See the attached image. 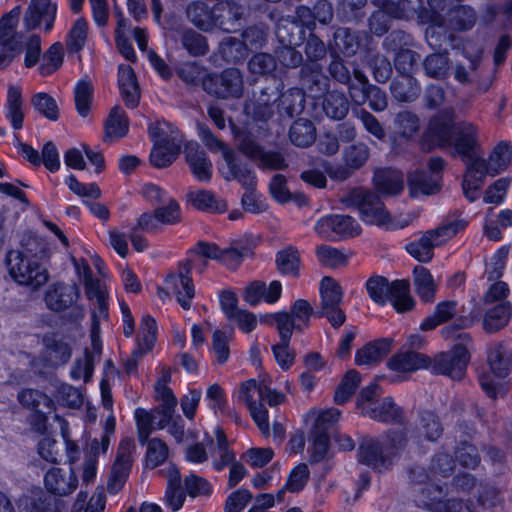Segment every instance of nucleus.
<instances>
[{"label": "nucleus", "instance_id": "1", "mask_svg": "<svg viewBox=\"0 0 512 512\" xmlns=\"http://www.w3.org/2000/svg\"><path fill=\"white\" fill-rule=\"evenodd\" d=\"M471 324L470 319L459 317L452 324L442 328V337L445 340L454 341L455 344L449 351L439 352L430 359L429 369L433 374L445 375L453 380H460L464 377L473 341L470 334L462 330Z\"/></svg>", "mask_w": 512, "mask_h": 512}, {"label": "nucleus", "instance_id": "2", "mask_svg": "<svg viewBox=\"0 0 512 512\" xmlns=\"http://www.w3.org/2000/svg\"><path fill=\"white\" fill-rule=\"evenodd\" d=\"M512 159V146L509 142L501 141L492 150L489 159L485 160L479 155L478 160L464 174L462 181L463 194L467 200L473 202L480 197L481 189L487 175L495 176L502 172Z\"/></svg>", "mask_w": 512, "mask_h": 512}, {"label": "nucleus", "instance_id": "3", "mask_svg": "<svg viewBox=\"0 0 512 512\" xmlns=\"http://www.w3.org/2000/svg\"><path fill=\"white\" fill-rule=\"evenodd\" d=\"M341 202L349 208H356L361 219L371 225L388 229L404 228L411 220L394 223L379 196L364 188H354L342 197Z\"/></svg>", "mask_w": 512, "mask_h": 512}, {"label": "nucleus", "instance_id": "4", "mask_svg": "<svg viewBox=\"0 0 512 512\" xmlns=\"http://www.w3.org/2000/svg\"><path fill=\"white\" fill-rule=\"evenodd\" d=\"M366 289L374 302L384 304L390 300L399 313L410 311L414 307V300L410 296V285L406 280H396L389 284L384 277H371L366 283Z\"/></svg>", "mask_w": 512, "mask_h": 512}, {"label": "nucleus", "instance_id": "5", "mask_svg": "<svg viewBox=\"0 0 512 512\" xmlns=\"http://www.w3.org/2000/svg\"><path fill=\"white\" fill-rule=\"evenodd\" d=\"M6 266L11 278L20 285L38 289L49 280V273L35 257L11 250L6 255Z\"/></svg>", "mask_w": 512, "mask_h": 512}, {"label": "nucleus", "instance_id": "6", "mask_svg": "<svg viewBox=\"0 0 512 512\" xmlns=\"http://www.w3.org/2000/svg\"><path fill=\"white\" fill-rule=\"evenodd\" d=\"M466 226L467 222L463 219L448 221L436 229L425 232L420 239L408 243L405 249L419 262H429L433 258L435 247L447 242Z\"/></svg>", "mask_w": 512, "mask_h": 512}, {"label": "nucleus", "instance_id": "7", "mask_svg": "<svg viewBox=\"0 0 512 512\" xmlns=\"http://www.w3.org/2000/svg\"><path fill=\"white\" fill-rule=\"evenodd\" d=\"M277 38L282 44L275 49L278 62L285 68L295 69L303 63V55L295 46L304 35L303 28L294 22H282L277 26Z\"/></svg>", "mask_w": 512, "mask_h": 512}, {"label": "nucleus", "instance_id": "8", "mask_svg": "<svg viewBox=\"0 0 512 512\" xmlns=\"http://www.w3.org/2000/svg\"><path fill=\"white\" fill-rule=\"evenodd\" d=\"M320 308L316 311L317 317H325L332 327H341L345 320V312L340 308L343 299V290L340 284L332 277L322 278L319 286Z\"/></svg>", "mask_w": 512, "mask_h": 512}, {"label": "nucleus", "instance_id": "9", "mask_svg": "<svg viewBox=\"0 0 512 512\" xmlns=\"http://www.w3.org/2000/svg\"><path fill=\"white\" fill-rule=\"evenodd\" d=\"M203 90L220 99L241 98L244 94L243 75L236 68H227L219 74L209 73L203 79Z\"/></svg>", "mask_w": 512, "mask_h": 512}, {"label": "nucleus", "instance_id": "10", "mask_svg": "<svg viewBox=\"0 0 512 512\" xmlns=\"http://www.w3.org/2000/svg\"><path fill=\"white\" fill-rule=\"evenodd\" d=\"M450 146L462 158L466 166L465 174H468L480 155L476 127L469 123H459Z\"/></svg>", "mask_w": 512, "mask_h": 512}, {"label": "nucleus", "instance_id": "11", "mask_svg": "<svg viewBox=\"0 0 512 512\" xmlns=\"http://www.w3.org/2000/svg\"><path fill=\"white\" fill-rule=\"evenodd\" d=\"M191 271L192 262L185 260L179 264L177 273L169 274L165 279L167 288L173 291L178 303L185 310L190 309L195 296V287L190 277Z\"/></svg>", "mask_w": 512, "mask_h": 512}, {"label": "nucleus", "instance_id": "12", "mask_svg": "<svg viewBox=\"0 0 512 512\" xmlns=\"http://www.w3.org/2000/svg\"><path fill=\"white\" fill-rule=\"evenodd\" d=\"M137 457L135 440L123 437L116 448L110 470V480H126L130 477Z\"/></svg>", "mask_w": 512, "mask_h": 512}, {"label": "nucleus", "instance_id": "13", "mask_svg": "<svg viewBox=\"0 0 512 512\" xmlns=\"http://www.w3.org/2000/svg\"><path fill=\"white\" fill-rule=\"evenodd\" d=\"M224 161L225 166L220 168V173L225 180H236L245 190H255L256 173L247 163L237 158L234 152H228Z\"/></svg>", "mask_w": 512, "mask_h": 512}, {"label": "nucleus", "instance_id": "14", "mask_svg": "<svg viewBox=\"0 0 512 512\" xmlns=\"http://www.w3.org/2000/svg\"><path fill=\"white\" fill-rule=\"evenodd\" d=\"M315 315L312 305L305 299L296 300L290 307V312H277L273 317L276 329H279V322L287 320L289 333L294 330L302 332L305 328L310 326V319Z\"/></svg>", "mask_w": 512, "mask_h": 512}, {"label": "nucleus", "instance_id": "15", "mask_svg": "<svg viewBox=\"0 0 512 512\" xmlns=\"http://www.w3.org/2000/svg\"><path fill=\"white\" fill-rule=\"evenodd\" d=\"M21 7L17 6L0 20V66H6L17 54L14 48V28L18 23Z\"/></svg>", "mask_w": 512, "mask_h": 512}, {"label": "nucleus", "instance_id": "16", "mask_svg": "<svg viewBox=\"0 0 512 512\" xmlns=\"http://www.w3.org/2000/svg\"><path fill=\"white\" fill-rule=\"evenodd\" d=\"M481 56L476 55L468 58V65L457 63L453 67L454 79L463 86H474L479 93L486 92L490 83L481 81Z\"/></svg>", "mask_w": 512, "mask_h": 512}, {"label": "nucleus", "instance_id": "17", "mask_svg": "<svg viewBox=\"0 0 512 512\" xmlns=\"http://www.w3.org/2000/svg\"><path fill=\"white\" fill-rule=\"evenodd\" d=\"M315 230L320 235H327L332 231L341 237H354L360 234L361 227L349 215H329L317 221Z\"/></svg>", "mask_w": 512, "mask_h": 512}, {"label": "nucleus", "instance_id": "18", "mask_svg": "<svg viewBox=\"0 0 512 512\" xmlns=\"http://www.w3.org/2000/svg\"><path fill=\"white\" fill-rule=\"evenodd\" d=\"M359 461L368 467L382 472L391 468L393 460L384 446L376 439L367 440L359 446Z\"/></svg>", "mask_w": 512, "mask_h": 512}, {"label": "nucleus", "instance_id": "19", "mask_svg": "<svg viewBox=\"0 0 512 512\" xmlns=\"http://www.w3.org/2000/svg\"><path fill=\"white\" fill-rule=\"evenodd\" d=\"M184 155L193 176L201 182H209L212 177V162L197 142L184 146Z\"/></svg>", "mask_w": 512, "mask_h": 512}, {"label": "nucleus", "instance_id": "20", "mask_svg": "<svg viewBox=\"0 0 512 512\" xmlns=\"http://www.w3.org/2000/svg\"><path fill=\"white\" fill-rule=\"evenodd\" d=\"M256 398L259 403L267 402L271 407L283 403L286 399L283 393L270 389L264 382L258 383L251 379L241 384L239 399L249 400Z\"/></svg>", "mask_w": 512, "mask_h": 512}, {"label": "nucleus", "instance_id": "21", "mask_svg": "<svg viewBox=\"0 0 512 512\" xmlns=\"http://www.w3.org/2000/svg\"><path fill=\"white\" fill-rule=\"evenodd\" d=\"M56 11L57 6L51 0H31L24 17L26 28L34 29L44 21L45 29L49 31L53 26Z\"/></svg>", "mask_w": 512, "mask_h": 512}, {"label": "nucleus", "instance_id": "22", "mask_svg": "<svg viewBox=\"0 0 512 512\" xmlns=\"http://www.w3.org/2000/svg\"><path fill=\"white\" fill-rule=\"evenodd\" d=\"M243 15V7L233 1H222L214 6L215 28L224 32L237 30L238 21Z\"/></svg>", "mask_w": 512, "mask_h": 512}, {"label": "nucleus", "instance_id": "23", "mask_svg": "<svg viewBox=\"0 0 512 512\" xmlns=\"http://www.w3.org/2000/svg\"><path fill=\"white\" fill-rule=\"evenodd\" d=\"M79 288L75 284H56L45 295L49 309L62 311L72 306L79 298Z\"/></svg>", "mask_w": 512, "mask_h": 512}, {"label": "nucleus", "instance_id": "24", "mask_svg": "<svg viewBox=\"0 0 512 512\" xmlns=\"http://www.w3.org/2000/svg\"><path fill=\"white\" fill-rule=\"evenodd\" d=\"M365 416L378 422L394 424H403L405 419L402 408L394 402L392 397L379 400L373 408L367 410Z\"/></svg>", "mask_w": 512, "mask_h": 512}, {"label": "nucleus", "instance_id": "25", "mask_svg": "<svg viewBox=\"0 0 512 512\" xmlns=\"http://www.w3.org/2000/svg\"><path fill=\"white\" fill-rule=\"evenodd\" d=\"M430 358L420 352L408 350L392 356L388 361L391 370L397 372H414L422 368H429Z\"/></svg>", "mask_w": 512, "mask_h": 512}, {"label": "nucleus", "instance_id": "26", "mask_svg": "<svg viewBox=\"0 0 512 512\" xmlns=\"http://www.w3.org/2000/svg\"><path fill=\"white\" fill-rule=\"evenodd\" d=\"M487 361L493 374L504 378L512 367L511 349L503 343L491 344L488 348Z\"/></svg>", "mask_w": 512, "mask_h": 512}, {"label": "nucleus", "instance_id": "27", "mask_svg": "<svg viewBox=\"0 0 512 512\" xmlns=\"http://www.w3.org/2000/svg\"><path fill=\"white\" fill-rule=\"evenodd\" d=\"M242 37L243 41L233 37L227 38L224 41V50H232L234 48L236 51L242 53L247 50L248 46L254 49H259L267 41V32L261 27L251 26L244 30ZM225 53L227 54L228 52L225 51Z\"/></svg>", "mask_w": 512, "mask_h": 512}, {"label": "nucleus", "instance_id": "28", "mask_svg": "<svg viewBox=\"0 0 512 512\" xmlns=\"http://www.w3.org/2000/svg\"><path fill=\"white\" fill-rule=\"evenodd\" d=\"M186 17L189 22L203 32L215 29L214 7L210 8L203 1H193L186 7Z\"/></svg>", "mask_w": 512, "mask_h": 512}, {"label": "nucleus", "instance_id": "29", "mask_svg": "<svg viewBox=\"0 0 512 512\" xmlns=\"http://www.w3.org/2000/svg\"><path fill=\"white\" fill-rule=\"evenodd\" d=\"M376 190L384 195H397L404 188L403 174L395 169H380L374 173Z\"/></svg>", "mask_w": 512, "mask_h": 512}, {"label": "nucleus", "instance_id": "30", "mask_svg": "<svg viewBox=\"0 0 512 512\" xmlns=\"http://www.w3.org/2000/svg\"><path fill=\"white\" fill-rule=\"evenodd\" d=\"M280 336V343L272 347L274 358L278 365L282 369H289L295 360V352L290 349L289 342L291 339V333H289L287 320H281L279 322V329H277Z\"/></svg>", "mask_w": 512, "mask_h": 512}, {"label": "nucleus", "instance_id": "31", "mask_svg": "<svg viewBox=\"0 0 512 512\" xmlns=\"http://www.w3.org/2000/svg\"><path fill=\"white\" fill-rule=\"evenodd\" d=\"M390 90L398 102L409 103L419 97L421 87L417 79L411 75H400L391 82Z\"/></svg>", "mask_w": 512, "mask_h": 512}, {"label": "nucleus", "instance_id": "32", "mask_svg": "<svg viewBox=\"0 0 512 512\" xmlns=\"http://www.w3.org/2000/svg\"><path fill=\"white\" fill-rule=\"evenodd\" d=\"M390 349L391 341L388 339L370 342L356 352L355 363L358 366L377 364L390 352Z\"/></svg>", "mask_w": 512, "mask_h": 512}, {"label": "nucleus", "instance_id": "33", "mask_svg": "<svg viewBox=\"0 0 512 512\" xmlns=\"http://www.w3.org/2000/svg\"><path fill=\"white\" fill-rule=\"evenodd\" d=\"M408 188L412 197L432 195L440 191V177L430 176L423 171H415L408 175Z\"/></svg>", "mask_w": 512, "mask_h": 512}, {"label": "nucleus", "instance_id": "34", "mask_svg": "<svg viewBox=\"0 0 512 512\" xmlns=\"http://www.w3.org/2000/svg\"><path fill=\"white\" fill-rule=\"evenodd\" d=\"M417 430L425 440L436 442L443 435L444 427L434 411L423 409L418 412Z\"/></svg>", "mask_w": 512, "mask_h": 512}, {"label": "nucleus", "instance_id": "35", "mask_svg": "<svg viewBox=\"0 0 512 512\" xmlns=\"http://www.w3.org/2000/svg\"><path fill=\"white\" fill-rule=\"evenodd\" d=\"M458 124H454L450 119L442 117H433L427 129V137L435 141L441 147L450 146Z\"/></svg>", "mask_w": 512, "mask_h": 512}, {"label": "nucleus", "instance_id": "36", "mask_svg": "<svg viewBox=\"0 0 512 512\" xmlns=\"http://www.w3.org/2000/svg\"><path fill=\"white\" fill-rule=\"evenodd\" d=\"M6 118L10 121L15 130H19L23 126V97L22 89L18 85H10L7 92L6 101Z\"/></svg>", "mask_w": 512, "mask_h": 512}, {"label": "nucleus", "instance_id": "37", "mask_svg": "<svg viewBox=\"0 0 512 512\" xmlns=\"http://www.w3.org/2000/svg\"><path fill=\"white\" fill-rule=\"evenodd\" d=\"M149 135L154 144L171 146L172 141L182 148L183 136L180 131L167 121H158L149 126Z\"/></svg>", "mask_w": 512, "mask_h": 512}, {"label": "nucleus", "instance_id": "38", "mask_svg": "<svg viewBox=\"0 0 512 512\" xmlns=\"http://www.w3.org/2000/svg\"><path fill=\"white\" fill-rule=\"evenodd\" d=\"M322 108L329 118L343 120L349 112V102L343 92L333 90L324 95Z\"/></svg>", "mask_w": 512, "mask_h": 512}, {"label": "nucleus", "instance_id": "39", "mask_svg": "<svg viewBox=\"0 0 512 512\" xmlns=\"http://www.w3.org/2000/svg\"><path fill=\"white\" fill-rule=\"evenodd\" d=\"M305 106V95L298 88H291L281 94L278 111L280 115L292 118L300 114Z\"/></svg>", "mask_w": 512, "mask_h": 512}, {"label": "nucleus", "instance_id": "40", "mask_svg": "<svg viewBox=\"0 0 512 512\" xmlns=\"http://www.w3.org/2000/svg\"><path fill=\"white\" fill-rule=\"evenodd\" d=\"M276 266L282 275L297 278L301 265L300 253L297 248L288 246L276 254Z\"/></svg>", "mask_w": 512, "mask_h": 512}, {"label": "nucleus", "instance_id": "41", "mask_svg": "<svg viewBox=\"0 0 512 512\" xmlns=\"http://www.w3.org/2000/svg\"><path fill=\"white\" fill-rule=\"evenodd\" d=\"M232 132L238 151L255 162L264 147L261 146L255 136L247 130L232 125Z\"/></svg>", "mask_w": 512, "mask_h": 512}, {"label": "nucleus", "instance_id": "42", "mask_svg": "<svg viewBox=\"0 0 512 512\" xmlns=\"http://www.w3.org/2000/svg\"><path fill=\"white\" fill-rule=\"evenodd\" d=\"M290 141L298 147H309L316 139V129L308 119H297L289 130Z\"/></svg>", "mask_w": 512, "mask_h": 512}, {"label": "nucleus", "instance_id": "43", "mask_svg": "<svg viewBox=\"0 0 512 512\" xmlns=\"http://www.w3.org/2000/svg\"><path fill=\"white\" fill-rule=\"evenodd\" d=\"M180 42L190 56H204L209 52L207 38L192 28H185L181 31Z\"/></svg>", "mask_w": 512, "mask_h": 512}, {"label": "nucleus", "instance_id": "44", "mask_svg": "<svg viewBox=\"0 0 512 512\" xmlns=\"http://www.w3.org/2000/svg\"><path fill=\"white\" fill-rule=\"evenodd\" d=\"M457 313L456 301H443L436 305L433 314L423 320L420 325L422 331H430L438 325L451 320Z\"/></svg>", "mask_w": 512, "mask_h": 512}, {"label": "nucleus", "instance_id": "45", "mask_svg": "<svg viewBox=\"0 0 512 512\" xmlns=\"http://www.w3.org/2000/svg\"><path fill=\"white\" fill-rule=\"evenodd\" d=\"M47 360L52 366L65 364L71 357V349L67 343L57 339L55 335H47L43 339Z\"/></svg>", "mask_w": 512, "mask_h": 512}, {"label": "nucleus", "instance_id": "46", "mask_svg": "<svg viewBox=\"0 0 512 512\" xmlns=\"http://www.w3.org/2000/svg\"><path fill=\"white\" fill-rule=\"evenodd\" d=\"M414 285L417 295L424 302L435 300L436 284L428 269L423 266L414 268Z\"/></svg>", "mask_w": 512, "mask_h": 512}, {"label": "nucleus", "instance_id": "47", "mask_svg": "<svg viewBox=\"0 0 512 512\" xmlns=\"http://www.w3.org/2000/svg\"><path fill=\"white\" fill-rule=\"evenodd\" d=\"M395 132L405 139H412L420 130L421 124L417 114L409 110L400 111L393 121Z\"/></svg>", "mask_w": 512, "mask_h": 512}, {"label": "nucleus", "instance_id": "48", "mask_svg": "<svg viewBox=\"0 0 512 512\" xmlns=\"http://www.w3.org/2000/svg\"><path fill=\"white\" fill-rule=\"evenodd\" d=\"M17 399L23 407L39 413H44L42 408H46L49 412L53 406V401L50 397L31 388L21 390L18 393Z\"/></svg>", "mask_w": 512, "mask_h": 512}, {"label": "nucleus", "instance_id": "49", "mask_svg": "<svg viewBox=\"0 0 512 512\" xmlns=\"http://www.w3.org/2000/svg\"><path fill=\"white\" fill-rule=\"evenodd\" d=\"M106 506V498L104 488L99 486L89 496L86 492H80L74 505L75 511L83 512H104Z\"/></svg>", "mask_w": 512, "mask_h": 512}, {"label": "nucleus", "instance_id": "50", "mask_svg": "<svg viewBox=\"0 0 512 512\" xmlns=\"http://www.w3.org/2000/svg\"><path fill=\"white\" fill-rule=\"evenodd\" d=\"M129 129V121L125 112L120 106L111 109L106 120L105 132L106 137L110 139H120L124 137Z\"/></svg>", "mask_w": 512, "mask_h": 512}, {"label": "nucleus", "instance_id": "51", "mask_svg": "<svg viewBox=\"0 0 512 512\" xmlns=\"http://www.w3.org/2000/svg\"><path fill=\"white\" fill-rule=\"evenodd\" d=\"M511 316L509 303H502L490 309L484 317L483 327L487 332H497L505 327Z\"/></svg>", "mask_w": 512, "mask_h": 512}, {"label": "nucleus", "instance_id": "52", "mask_svg": "<svg viewBox=\"0 0 512 512\" xmlns=\"http://www.w3.org/2000/svg\"><path fill=\"white\" fill-rule=\"evenodd\" d=\"M299 67H301L299 74L302 85H304L311 93L313 91L321 92L322 87L320 85L321 81L324 79L322 66L318 62L306 61Z\"/></svg>", "mask_w": 512, "mask_h": 512}, {"label": "nucleus", "instance_id": "53", "mask_svg": "<svg viewBox=\"0 0 512 512\" xmlns=\"http://www.w3.org/2000/svg\"><path fill=\"white\" fill-rule=\"evenodd\" d=\"M370 157V149L367 144L357 142L346 147L343 151V162L354 171L361 169Z\"/></svg>", "mask_w": 512, "mask_h": 512}, {"label": "nucleus", "instance_id": "54", "mask_svg": "<svg viewBox=\"0 0 512 512\" xmlns=\"http://www.w3.org/2000/svg\"><path fill=\"white\" fill-rule=\"evenodd\" d=\"M180 152L179 146L173 141L171 146L154 144L150 162L156 168H166L177 159Z\"/></svg>", "mask_w": 512, "mask_h": 512}, {"label": "nucleus", "instance_id": "55", "mask_svg": "<svg viewBox=\"0 0 512 512\" xmlns=\"http://www.w3.org/2000/svg\"><path fill=\"white\" fill-rule=\"evenodd\" d=\"M423 67L428 77L444 79L449 68V57L447 53H433L423 61Z\"/></svg>", "mask_w": 512, "mask_h": 512}, {"label": "nucleus", "instance_id": "56", "mask_svg": "<svg viewBox=\"0 0 512 512\" xmlns=\"http://www.w3.org/2000/svg\"><path fill=\"white\" fill-rule=\"evenodd\" d=\"M188 199L192 205L199 210L211 212H222L225 210V204L219 202L214 194L208 190L190 192Z\"/></svg>", "mask_w": 512, "mask_h": 512}, {"label": "nucleus", "instance_id": "57", "mask_svg": "<svg viewBox=\"0 0 512 512\" xmlns=\"http://www.w3.org/2000/svg\"><path fill=\"white\" fill-rule=\"evenodd\" d=\"M361 382V375L355 369L349 370L338 385L334 399L337 404H344L354 394Z\"/></svg>", "mask_w": 512, "mask_h": 512}, {"label": "nucleus", "instance_id": "58", "mask_svg": "<svg viewBox=\"0 0 512 512\" xmlns=\"http://www.w3.org/2000/svg\"><path fill=\"white\" fill-rule=\"evenodd\" d=\"M33 108L48 120L56 121L59 117V108L55 99L48 93L39 92L31 97Z\"/></svg>", "mask_w": 512, "mask_h": 512}, {"label": "nucleus", "instance_id": "59", "mask_svg": "<svg viewBox=\"0 0 512 512\" xmlns=\"http://www.w3.org/2000/svg\"><path fill=\"white\" fill-rule=\"evenodd\" d=\"M318 262L329 268H339L347 264L348 257L339 249L330 245H320L316 248Z\"/></svg>", "mask_w": 512, "mask_h": 512}, {"label": "nucleus", "instance_id": "60", "mask_svg": "<svg viewBox=\"0 0 512 512\" xmlns=\"http://www.w3.org/2000/svg\"><path fill=\"white\" fill-rule=\"evenodd\" d=\"M335 48L345 55H354L359 47L358 38L349 28L340 27L333 34Z\"/></svg>", "mask_w": 512, "mask_h": 512}, {"label": "nucleus", "instance_id": "61", "mask_svg": "<svg viewBox=\"0 0 512 512\" xmlns=\"http://www.w3.org/2000/svg\"><path fill=\"white\" fill-rule=\"evenodd\" d=\"M408 444L407 431L405 430H389L383 438V446L394 460L397 458Z\"/></svg>", "mask_w": 512, "mask_h": 512}, {"label": "nucleus", "instance_id": "62", "mask_svg": "<svg viewBox=\"0 0 512 512\" xmlns=\"http://www.w3.org/2000/svg\"><path fill=\"white\" fill-rule=\"evenodd\" d=\"M146 443V466L149 468H155L167 459L169 454L168 446L159 438H152L147 440Z\"/></svg>", "mask_w": 512, "mask_h": 512}, {"label": "nucleus", "instance_id": "63", "mask_svg": "<svg viewBox=\"0 0 512 512\" xmlns=\"http://www.w3.org/2000/svg\"><path fill=\"white\" fill-rule=\"evenodd\" d=\"M75 105L80 116L86 117L90 112L93 86L88 80H80L75 87Z\"/></svg>", "mask_w": 512, "mask_h": 512}, {"label": "nucleus", "instance_id": "64", "mask_svg": "<svg viewBox=\"0 0 512 512\" xmlns=\"http://www.w3.org/2000/svg\"><path fill=\"white\" fill-rule=\"evenodd\" d=\"M476 22V13L473 8L469 6H458L451 10L450 23L456 30L471 29Z\"/></svg>", "mask_w": 512, "mask_h": 512}]
</instances>
